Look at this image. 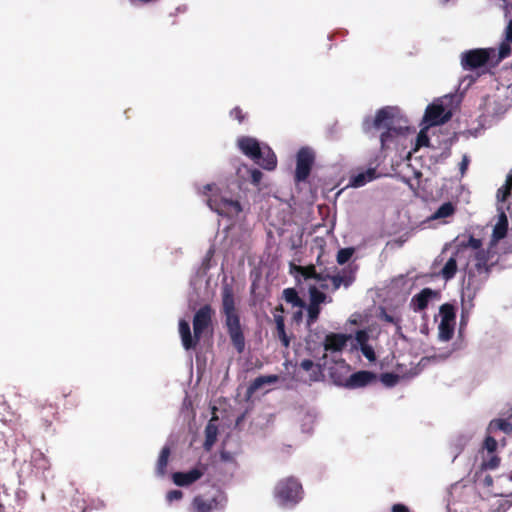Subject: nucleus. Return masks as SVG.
Wrapping results in <instances>:
<instances>
[{"mask_svg": "<svg viewBox=\"0 0 512 512\" xmlns=\"http://www.w3.org/2000/svg\"><path fill=\"white\" fill-rule=\"evenodd\" d=\"M244 184L237 179L205 184L198 189V193L206 197L209 208L219 216L238 220L249 210Z\"/></svg>", "mask_w": 512, "mask_h": 512, "instance_id": "1", "label": "nucleus"}, {"mask_svg": "<svg viewBox=\"0 0 512 512\" xmlns=\"http://www.w3.org/2000/svg\"><path fill=\"white\" fill-rule=\"evenodd\" d=\"M363 129L369 132L372 129L383 130L380 136L382 147H386L398 137L404 136L409 130L408 119L396 106H386L377 111L375 117H367L363 121Z\"/></svg>", "mask_w": 512, "mask_h": 512, "instance_id": "2", "label": "nucleus"}, {"mask_svg": "<svg viewBox=\"0 0 512 512\" xmlns=\"http://www.w3.org/2000/svg\"><path fill=\"white\" fill-rule=\"evenodd\" d=\"M211 321L212 309L209 305L202 306L195 313L193 317V335L191 333L189 322L184 319L179 321V334L182 346L185 350H190L196 347L202 333L210 326Z\"/></svg>", "mask_w": 512, "mask_h": 512, "instance_id": "3", "label": "nucleus"}, {"mask_svg": "<svg viewBox=\"0 0 512 512\" xmlns=\"http://www.w3.org/2000/svg\"><path fill=\"white\" fill-rule=\"evenodd\" d=\"M293 268L296 278L302 277L304 280H315L322 289H329L330 284L333 291L338 290L341 286L348 288L355 280L353 272L349 270L329 275L317 272L314 266H293Z\"/></svg>", "mask_w": 512, "mask_h": 512, "instance_id": "4", "label": "nucleus"}, {"mask_svg": "<svg viewBox=\"0 0 512 512\" xmlns=\"http://www.w3.org/2000/svg\"><path fill=\"white\" fill-rule=\"evenodd\" d=\"M227 505V492L219 485L214 484L194 496L189 512H224Z\"/></svg>", "mask_w": 512, "mask_h": 512, "instance_id": "5", "label": "nucleus"}, {"mask_svg": "<svg viewBox=\"0 0 512 512\" xmlns=\"http://www.w3.org/2000/svg\"><path fill=\"white\" fill-rule=\"evenodd\" d=\"M240 151L252 159L256 164L266 170H273L277 165V158L272 149L266 144H260L257 139L242 136L237 139Z\"/></svg>", "mask_w": 512, "mask_h": 512, "instance_id": "6", "label": "nucleus"}, {"mask_svg": "<svg viewBox=\"0 0 512 512\" xmlns=\"http://www.w3.org/2000/svg\"><path fill=\"white\" fill-rule=\"evenodd\" d=\"M303 487L298 478L286 476L277 481L273 496L277 505L284 509H293L303 499Z\"/></svg>", "mask_w": 512, "mask_h": 512, "instance_id": "7", "label": "nucleus"}, {"mask_svg": "<svg viewBox=\"0 0 512 512\" xmlns=\"http://www.w3.org/2000/svg\"><path fill=\"white\" fill-rule=\"evenodd\" d=\"M451 100L452 96H445L443 99L427 106L423 117V122L427 127L441 125L450 120L452 112L447 109L445 103Z\"/></svg>", "mask_w": 512, "mask_h": 512, "instance_id": "8", "label": "nucleus"}, {"mask_svg": "<svg viewBox=\"0 0 512 512\" xmlns=\"http://www.w3.org/2000/svg\"><path fill=\"white\" fill-rule=\"evenodd\" d=\"M439 317L438 339L441 342H447L454 335L456 319L454 306L449 303L441 305L439 308Z\"/></svg>", "mask_w": 512, "mask_h": 512, "instance_id": "9", "label": "nucleus"}, {"mask_svg": "<svg viewBox=\"0 0 512 512\" xmlns=\"http://www.w3.org/2000/svg\"><path fill=\"white\" fill-rule=\"evenodd\" d=\"M494 52L493 48H477L464 51L460 55L461 67L469 71L483 67Z\"/></svg>", "mask_w": 512, "mask_h": 512, "instance_id": "10", "label": "nucleus"}, {"mask_svg": "<svg viewBox=\"0 0 512 512\" xmlns=\"http://www.w3.org/2000/svg\"><path fill=\"white\" fill-rule=\"evenodd\" d=\"M315 160L314 151L309 147H302L296 157L295 181L303 182L310 175Z\"/></svg>", "mask_w": 512, "mask_h": 512, "instance_id": "11", "label": "nucleus"}, {"mask_svg": "<svg viewBox=\"0 0 512 512\" xmlns=\"http://www.w3.org/2000/svg\"><path fill=\"white\" fill-rule=\"evenodd\" d=\"M206 468L203 464H198L188 471L174 472L172 480L175 485L187 487L198 481L205 473Z\"/></svg>", "mask_w": 512, "mask_h": 512, "instance_id": "12", "label": "nucleus"}, {"mask_svg": "<svg viewBox=\"0 0 512 512\" xmlns=\"http://www.w3.org/2000/svg\"><path fill=\"white\" fill-rule=\"evenodd\" d=\"M227 331L233 346L238 353L245 350V337L240 324V319L225 321Z\"/></svg>", "mask_w": 512, "mask_h": 512, "instance_id": "13", "label": "nucleus"}, {"mask_svg": "<svg viewBox=\"0 0 512 512\" xmlns=\"http://www.w3.org/2000/svg\"><path fill=\"white\" fill-rule=\"evenodd\" d=\"M222 310L225 321L240 319L236 311L233 291L228 285L222 288Z\"/></svg>", "mask_w": 512, "mask_h": 512, "instance_id": "14", "label": "nucleus"}, {"mask_svg": "<svg viewBox=\"0 0 512 512\" xmlns=\"http://www.w3.org/2000/svg\"><path fill=\"white\" fill-rule=\"evenodd\" d=\"M376 379V375L371 371H358L351 374L344 383V387L348 389H356L365 387Z\"/></svg>", "mask_w": 512, "mask_h": 512, "instance_id": "15", "label": "nucleus"}, {"mask_svg": "<svg viewBox=\"0 0 512 512\" xmlns=\"http://www.w3.org/2000/svg\"><path fill=\"white\" fill-rule=\"evenodd\" d=\"M497 212L498 220L493 228L491 239L493 245L503 239L506 236L508 230V218L502 204H498Z\"/></svg>", "mask_w": 512, "mask_h": 512, "instance_id": "16", "label": "nucleus"}, {"mask_svg": "<svg viewBox=\"0 0 512 512\" xmlns=\"http://www.w3.org/2000/svg\"><path fill=\"white\" fill-rule=\"evenodd\" d=\"M349 336L339 333H330L326 335L324 340L325 351L338 352L341 351L347 344Z\"/></svg>", "mask_w": 512, "mask_h": 512, "instance_id": "17", "label": "nucleus"}, {"mask_svg": "<svg viewBox=\"0 0 512 512\" xmlns=\"http://www.w3.org/2000/svg\"><path fill=\"white\" fill-rule=\"evenodd\" d=\"M436 295V292L430 288H424L411 299L410 306L415 312L424 310L429 301Z\"/></svg>", "mask_w": 512, "mask_h": 512, "instance_id": "18", "label": "nucleus"}, {"mask_svg": "<svg viewBox=\"0 0 512 512\" xmlns=\"http://www.w3.org/2000/svg\"><path fill=\"white\" fill-rule=\"evenodd\" d=\"M239 182H245L244 187L247 189V180L246 177L250 178V181L253 185H258L262 179V172L258 169H250L248 166L243 165L237 170Z\"/></svg>", "mask_w": 512, "mask_h": 512, "instance_id": "19", "label": "nucleus"}, {"mask_svg": "<svg viewBox=\"0 0 512 512\" xmlns=\"http://www.w3.org/2000/svg\"><path fill=\"white\" fill-rule=\"evenodd\" d=\"M171 450L168 446H164L159 454V457L156 462V468L155 472L157 477L163 478L167 474V466H168V460L170 456Z\"/></svg>", "mask_w": 512, "mask_h": 512, "instance_id": "20", "label": "nucleus"}, {"mask_svg": "<svg viewBox=\"0 0 512 512\" xmlns=\"http://www.w3.org/2000/svg\"><path fill=\"white\" fill-rule=\"evenodd\" d=\"M375 174V169H368L365 172L358 173L350 178V185L355 188L362 187L375 179Z\"/></svg>", "mask_w": 512, "mask_h": 512, "instance_id": "21", "label": "nucleus"}, {"mask_svg": "<svg viewBox=\"0 0 512 512\" xmlns=\"http://www.w3.org/2000/svg\"><path fill=\"white\" fill-rule=\"evenodd\" d=\"M31 464L37 472H44L49 469V461L46 456L39 450H35L31 454Z\"/></svg>", "mask_w": 512, "mask_h": 512, "instance_id": "22", "label": "nucleus"}, {"mask_svg": "<svg viewBox=\"0 0 512 512\" xmlns=\"http://www.w3.org/2000/svg\"><path fill=\"white\" fill-rule=\"evenodd\" d=\"M217 435H218L217 425L213 422V420H210L205 427L204 448L206 450H210L212 448V446L216 442Z\"/></svg>", "mask_w": 512, "mask_h": 512, "instance_id": "23", "label": "nucleus"}, {"mask_svg": "<svg viewBox=\"0 0 512 512\" xmlns=\"http://www.w3.org/2000/svg\"><path fill=\"white\" fill-rule=\"evenodd\" d=\"M310 303L320 306L322 303L331 302L332 299L328 298L325 293L321 292L315 285L309 286Z\"/></svg>", "mask_w": 512, "mask_h": 512, "instance_id": "24", "label": "nucleus"}, {"mask_svg": "<svg viewBox=\"0 0 512 512\" xmlns=\"http://www.w3.org/2000/svg\"><path fill=\"white\" fill-rule=\"evenodd\" d=\"M278 381L277 375H265L257 377L249 386L248 390L250 393H253L260 389L265 384H273Z\"/></svg>", "mask_w": 512, "mask_h": 512, "instance_id": "25", "label": "nucleus"}, {"mask_svg": "<svg viewBox=\"0 0 512 512\" xmlns=\"http://www.w3.org/2000/svg\"><path fill=\"white\" fill-rule=\"evenodd\" d=\"M488 430L489 432L499 430L505 434H510L512 432V424L506 419H494L489 423Z\"/></svg>", "mask_w": 512, "mask_h": 512, "instance_id": "26", "label": "nucleus"}, {"mask_svg": "<svg viewBox=\"0 0 512 512\" xmlns=\"http://www.w3.org/2000/svg\"><path fill=\"white\" fill-rule=\"evenodd\" d=\"M457 272V260L454 256L450 257L441 270V276L446 280H451Z\"/></svg>", "mask_w": 512, "mask_h": 512, "instance_id": "27", "label": "nucleus"}, {"mask_svg": "<svg viewBox=\"0 0 512 512\" xmlns=\"http://www.w3.org/2000/svg\"><path fill=\"white\" fill-rule=\"evenodd\" d=\"M277 336L284 347H288L290 344L289 338L285 332V323L282 316H275Z\"/></svg>", "mask_w": 512, "mask_h": 512, "instance_id": "28", "label": "nucleus"}, {"mask_svg": "<svg viewBox=\"0 0 512 512\" xmlns=\"http://www.w3.org/2000/svg\"><path fill=\"white\" fill-rule=\"evenodd\" d=\"M283 298L286 302L296 307H304L303 301L298 296L297 291L294 288H287L283 291Z\"/></svg>", "mask_w": 512, "mask_h": 512, "instance_id": "29", "label": "nucleus"}, {"mask_svg": "<svg viewBox=\"0 0 512 512\" xmlns=\"http://www.w3.org/2000/svg\"><path fill=\"white\" fill-rule=\"evenodd\" d=\"M300 367L305 370V371H312L311 375H310V380L311 381H318L320 376H321V369L320 367H316L315 368V364L312 360L310 359H304L301 363H300Z\"/></svg>", "mask_w": 512, "mask_h": 512, "instance_id": "30", "label": "nucleus"}, {"mask_svg": "<svg viewBox=\"0 0 512 512\" xmlns=\"http://www.w3.org/2000/svg\"><path fill=\"white\" fill-rule=\"evenodd\" d=\"M454 213V206L450 202L443 203L431 216V219H441L451 216Z\"/></svg>", "mask_w": 512, "mask_h": 512, "instance_id": "31", "label": "nucleus"}, {"mask_svg": "<svg viewBox=\"0 0 512 512\" xmlns=\"http://www.w3.org/2000/svg\"><path fill=\"white\" fill-rule=\"evenodd\" d=\"M320 314V306L314 305L309 302L307 306V325L311 326L316 322Z\"/></svg>", "mask_w": 512, "mask_h": 512, "instance_id": "32", "label": "nucleus"}, {"mask_svg": "<svg viewBox=\"0 0 512 512\" xmlns=\"http://www.w3.org/2000/svg\"><path fill=\"white\" fill-rule=\"evenodd\" d=\"M427 125L422 128L420 130V132L418 133L417 135V138H416V143H415V148L416 149H419L421 147H426L429 145V138H428V135H427Z\"/></svg>", "mask_w": 512, "mask_h": 512, "instance_id": "33", "label": "nucleus"}, {"mask_svg": "<svg viewBox=\"0 0 512 512\" xmlns=\"http://www.w3.org/2000/svg\"><path fill=\"white\" fill-rule=\"evenodd\" d=\"M380 379L385 386L393 387L398 383L399 376L394 373H383Z\"/></svg>", "mask_w": 512, "mask_h": 512, "instance_id": "34", "label": "nucleus"}, {"mask_svg": "<svg viewBox=\"0 0 512 512\" xmlns=\"http://www.w3.org/2000/svg\"><path fill=\"white\" fill-rule=\"evenodd\" d=\"M510 185L508 182L497 190L496 198L498 203H503L510 196Z\"/></svg>", "mask_w": 512, "mask_h": 512, "instance_id": "35", "label": "nucleus"}, {"mask_svg": "<svg viewBox=\"0 0 512 512\" xmlns=\"http://www.w3.org/2000/svg\"><path fill=\"white\" fill-rule=\"evenodd\" d=\"M352 254H353V250L350 248H344V249L339 250V252L337 254V262L339 264L346 263L351 258Z\"/></svg>", "mask_w": 512, "mask_h": 512, "instance_id": "36", "label": "nucleus"}, {"mask_svg": "<svg viewBox=\"0 0 512 512\" xmlns=\"http://www.w3.org/2000/svg\"><path fill=\"white\" fill-rule=\"evenodd\" d=\"M509 43L510 42H508V41H503L500 44L499 50H498L499 60H502L510 55L511 47H510Z\"/></svg>", "mask_w": 512, "mask_h": 512, "instance_id": "37", "label": "nucleus"}, {"mask_svg": "<svg viewBox=\"0 0 512 512\" xmlns=\"http://www.w3.org/2000/svg\"><path fill=\"white\" fill-rule=\"evenodd\" d=\"M183 498V492L181 490H171L166 494V501L172 503L174 501H180Z\"/></svg>", "mask_w": 512, "mask_h": 512, "instance_id": "38", "label": "nucleus"}, {"mask_svg": "<svg viewBox=\"0 0 512 512\" xmlns=\"http://www.w3.org/2000/svg\"><path fill=\"white\" fill-rule=\"evenodd\" d=\"M360 350L364 357L368 359L370 362L375 360V352L372 346L366 344L360 347Z\"/></svg>", "mask_w": 512, "mask_h": 512, "instance_id": "39", "label": "nucleus"}, {"mask_svg": "<svg viewBox=\"0 0 512 512\" xmlns=\"http://www.w3.org/2000/svg\"><path fill=\"white\" fill-rule=\"evenodd\" d=\"M369 335L365 330H359L356 332L355 340L361 346L366 345Z\"/></svg>", "mask_w": 512, "mask_h": 512, "instance_id": "40", "label": "nucleus"}, {"mask_svg": "<svg viewBox=\"0 0 512 512\" xmlns=\"http://www.w3.org/2000/svg\"><path fill=\"white\" fill-rule=\"evenodd\" d=\"M473 433H468L467 435H460L456 440V446L459 450H461L472 438Z\"/></svg>", "mask_w": 512, "mask_h": 512, "instance_id": "41", "label": "nucleus"}, {"mask_svg": "<svg viewBox=\"0 0 512 512\" xmlns=\"http://www.w3.org/2000/svg\"><path fill=\"white\" fill-rule=\"evenodd\" d=\"M469 163H470L469 156L464 154L462 156L461 162L459 163V170H460L461 176H463L466 173Z\"/></svg>", "mask_w": 512, "mask_h": 512, "instance_id": "42", "label": "nucleus"}, {"mask_svg": "<svg viewBox=\"0 0 512 512\" xmlns=\"http://www.w3.org/2000/svg\"><path fill=\"white\" fill-rule=\"evenodd\" d=\"M485 448L489 452H494L497 448V441L492 437H487L484 442Z\"/></svg>", "mask_w": 512, "mask_h": 512, "instance_id": "43", "label": "nucleus"}, {"mask_svg": "<svg viewBox=\"0 0 512 512\" xmlns=\"http://www.w3.org/2000/svg\"><path fill=\"white\" fill-rule=\"evenodd\" d=\"M230 116L232 118H235L239 123H241L244 119V114L242 113V110L238 107H235L230 111Z\"/></svg>", "mask_w": 512, "mask_h": 512, "instance_id": "44", "label": "nucleus"}, {"mask_svg": "<svg viewBox=\"0 0 512 512\" xmlns=\"http://www.w3.org/2000/svg\"><path fill=\"white\" fill-rule=\"evenodd\" d=\"M468 246L474 250H478L482 246V241L480 239L474 238L471 236L468 240Z\"/></svg>", "mask_w": 512, "mask_h": 512, "instance_id": "45", "label": "nucleus"}, {"mask_svg": "<svg viewBox=\"0 0 512 512\" xmlns=\"http://www.w3.org/2000/svg\"><path fill=\"white\" fill-rule=\"evenodd\" d=\"M505 38L506 41L512 43V19L508 21V24L505 28Z\"/></svg>", "mask_w": 512, "mask_h": 512, "instance_id": "46", "label": "nucleus"}, {"mask_svg": "<svg viewBox=\"0 0 512 512\" xmlns=\"http://www.w3.org/2000/svg\"><path fill=\"white\" fill-rule=\"evenodd\" d=\"M511 505H512V502H510L508 500H503L499 503L497 510L494 512H505Z\"/></svg>", "mask_w": 512, "mask_h": 512, "instance_id": "47", "label": "nucleus"}, {"mask_svg": "<svg viewBox=\"0 0 512 512\" xmlns=\"http://www.w3.org/2000/svg\"><path fill=\"white\" fill-rule=\"evenodd\" d=\"M220 458L222 461H225V462H233L234 461V455L229 451H222L220 453Z\"/></svg>", "mask_w": 512, "mask_h": 512, "instance_id": "48", "label": "nucleus"}, {"mask_svg": "<svg viewBox=\"0 0 512 512\" xmlns=\"http://www.w3.org/2000/svg\"><path fill=\"white\" fill-rule=\"evenodd\" d=\"M391 510H392V512H410L409 508L406 505L401 504V503L394 504L392 506Z\"/></svg>", "mask_w": 512, "mask_h": 512, "instance_id": "49", "label": "nucleus"}, {"mask_svg": "<svg viewBox=\"0 0 512 512\" xmlns=\"http://www.w3.org/2000/svg\"><path fill=\"white\" fill-rule=\"evenodd\" d=\"M452 351H448L445 353H436L431 358L434 360L442 361L447 359L451 355Z\"/></svg>", "mask_w": 512, "mask_h": 512, "instance_id": "50", "label": "nucleus"}, {"mask_svg": "<svg viewBox=\"0 0 512 512\" xmlns=\"http://www.w3.org/2000/svg\"><path fill=\"white\" fill-rule=\"evenodd\" d=\"M499 464V459L496 458V457H493L491 458L487 463H486V467L489 468V469H494L498 466Z\"/></svg>", "mask_w": 512, "mask_h": 512, "instance_id": "51", "label": "nucleus"}, {"mask_svg": "<svg viewBox=\"0 0 512 512\" xmlns=\"http://www.w3.org/2000/svg\"><path fill=\"white\" fill-rule=\"evenodd\" d=\"M25 491L18 489L15 493V498L17 501H22L25 497Z\"/></svg>", "mask_w": 512, "mask_h": 512, "instance_id": "52", "label": "nucleus"}, {"mask_svg": "<svg viewBox=\"0 0 512 512\" xmlns=\"http://www.w3.org/2000/svg\"><path fill=\"white\" fill-rule=\"evenodd\" d=\"M502 8L506 16L508 13H510V11H512V5L507 4L505 1H503Z\"/></svg>", "mask_w": 512, "mask_h": 512, "instance_id": "53", "label": "nucleus"}, {"mask_svg": "<svg viewBox=\"0 0 512 512\" xmlns=\"http://www.w3.org/2000/svg\"><path fill=\"white\" fill-rule=\"evenodd\" d=\"M484 485L487 486V487H490L493 485V478L491 476H486L484 478Z\"/></svg>", "mask_w": 512, "mask_h": 512, "instance_id": "54", "label": "nucleus"}, {"mask_svg": "<svg viewBox=\"0 0 512 512\" xmlns=\"http://www.w3.org/2000/svg\"><path fill=\"white\" fill-rule=\"evenodd\" d=\"M494 495L495 496H501V497H509V496H512V492L505 493V492H502V491L501 492L495 491Z\"/></svg>", "mask_w": 512, "mask_h": 512, "instance_id": "55", "label": "nucleus"}, {"mask_svg": "<svg viewBox=\"0 0 512 512\" xmlns=\"http://www.w3.org/2000/svg\"><path fill=\"white\" fill-rule=\"evenodd\" d=\"M386 321L393 322V318L389 315L385 316Z\"/></svg>", "mask_w": 512, "mask_h": 512, "instance_id": "56", "label": "nucleus"}, {"mask_svg": "<svg viewBox=\"0 0 512 512\" xmlns=\"http://www.w3.org/2000/svg\"><path fill=\"white\" fill-rule=\"evenodd\" d=\"M41 500H42V501H44V500H45V494H44V493H42V495H41Z\"/></svg>", "mask_w": 512, "mask_h": 512, "instance_id": "57", "label": "nucleus"}]
</instances>
